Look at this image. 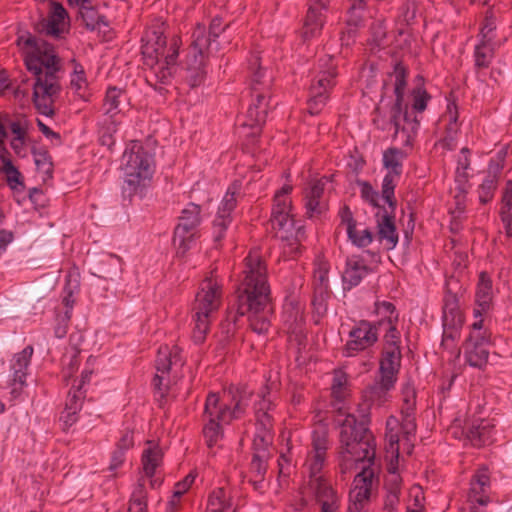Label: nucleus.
<instances>
[{"label":"nucleus","mask_w":512,"mask_h":512,"mask_svg":"<svg viewBox=\"0 0 512 512\" xmlns=\"http://www.w3.org/2000/svg\"><path fill=\"white\" fill-rule=\"evenodd\" d=\"M270 302L267 266L259 251H250L244 259L243 279L237 289V313L249 316L254 332L266 334L271 326Z\"/></svg>","instance_id":"obj_1"},{"label":"nucleus","mask_w":512,"mask_h":512,"mask_svg":"<svg viewBox=\"0 0 512 512\" xmlns=\"http://www.w3.org/2000/svg\"><path fill=\"white\" fill-rule=\"evenodd\" d=\"M28 49L25 54L27 70L35 76L33 103L39 113L45 116L55 114L54 104L59 99L62 86L59 72L61 60L54 47L46 41L29 36L24 40Z\"/></svg>","instance_id":"obj_2"},{"label":"nucleus","mask_w":512,"mask_h":512,"mask_svg":"<svg viewBox=\"0 0 512 512\" xmlns=\"http://www.w3.org/2000/svg\"><path fill=\"white\" fill-rule=\"evenodd\" d=\"M373 405L363 399L358 405V422L353 414H346L340 421V472L347 473L359 462L372 463L375 459V439L368 429L370 410Z\"/></svg>","instance_id":"obj_3"},{"label":"nucleus","mask_w":512,"mask_h":512,"mask_svg":"<svg viewBox=\"0 0 512 512\" xmlns=\"http://www.w3.org/2000/svg\"><path fill=\"white\" fill-rule=\"evenodd\" d=\"M251 394L245 389L230 388L222 398L216 393L206 397L203 413V436L209 448L216 446L223 438L220 423H230L241 418L250 402Z\"/></svg>","instance_id":"obj_4"},{"label":"nucleus","mask_w":512,"mask_h":512,"mask_svg":"<svg viewBox=\"0 0 512 512\" xmlns=\"http://www.w3.org/2000/svg\"><path fill=\"white\" fill-rule=\"evenodd\" d=\"M142 59L147 67L146 81L155 89L167 84L175 70L180 40L173 37L167 45L163 23L148 28L142 38Z\"/></svg>","instance_id":"obj_5"},{"label":"nucleus","mask_w":512,"mask_h":512,"mask_svg":"<svg viewBox=\"0 0 512 512\" xmlns=\"http://www.w3.org/2000/svg\"><path fill=\"white\" fill-rule=\"evenodd\" d=\"M292 191L290 184H285L274 195L270 222L276 236L282 241L285 255L295 257L302 251V241L305 239V229L296 222L291 214Z\"/></svg>","instance_id":"obj_6"},{"label":"nucleus","mask_w":512,"mask_h":512,"mask_svg":"<svg viewBox=\"0 0 512 512\" xmlns=\"http://www.w3.org/2000/svg\"><path fill=\"white\" fill-rule=\"evenodd\" d=\"M395 103L390 110L393 140L402 147H410L418 133L420 120L409 113V105L404 102L407 69L402 63H396L393 70Z\"/></svg>","instance_id":"obj_7"},{"label":"nucleus","mask_w":512,"mask_h":512,"mask_svg":"<svg viewBox=\"0 0 512 512\" xmlns=\"http://www.w3.org/2000/svg\"><path fill=\"white\" fill-rule=\"evenodd\" d=\"M223 281L214 271L200 284L193 305L194 328L192 339L194 343L201 344L209 332L212 316L222 304Z\"/></svg>","instance_id":"obj_8"},{"label":"nucleus","mask_w":512,"mask_h":512,"mask_svg":"<svg viewBox=\"0 0 512 512\" xmlns=\"http://www.w3.org/2000/svg\"><path fill=\"white\" fill-rule=\"evenodd\" d=\"M327 453L309 451L305 465L309 472V481L305 489L311 493L320 505V512H339L341 497L331 483L321 474Z\"/></svg>","instance_id":"obj_9"},{"label":"nucleus","mask_w":512,"mask_h":512,"mask_svg":"<svg viewBox=\"0 0 512 512\" xmlns=\"http://www.w3.org/2000/svg\"><path fill=\"white\" fill-rule=\"evenodd\" d=\"M123 161V190L132 196L151 181L154 173V160L141 144L134 143L124 152Z\"/></svg>","instance_id":"obj_10"},{"label":"nucleus","mask_w":512,"mask_h":512,"mask_svg":"<svg viewBox=\"0 0 512 512\" xmlns=\"http://www.w3.org/2000/svg\"><path fill=\"white\" fill-rule=\"evenodd\" d=\"M337 75V64L332 56L319 58L314 68L308 100V112L311 115L319 114L326 105L329 93L336 84Z\"/></svg>","instance_id":"obj_11"},{"label":"nucleus","mask_w":512,"mask_h":512,"mask_svg":"<svg viewBox=\"0 0 512 512\" xmlns=\"http://www.w3.org/2000/svg\"><path fill=\"white\" fill-rule=\"evenodd\" d=\"M209 49L205 27L197 25L192 33V42L186 59L185 79L190 87L200 86L206 77L204 52Z\"/></svg>","instance_id":"obj_12"},{"label":"nucleus","mask_w":512,"mask_h":512,"mask_svg":"<svg viewBox=\"0 0 512 512\" xmlns=\"http://www.w3.org/2000/svg\"><path fill=\"white\" fill-rule=\"evenodd\" d=\"M183 364L181 349L178 346L162 345L159 347L155 360L156 374L152 381L155 393L159 397L163 398L169 390L170 373L181 368Z\"/></svg>","instance_id":"obj_13"},{"label":"nucleus","mask_w":512,"mask_h":512,"mask_svg":"<svg viewBox=\"0 0 512 512\" xmlns=\"http://www.w3.org/2000/svg\"><path fill=\"white\" fill-rule=\"evenodd\" d=\"M202 222L201 206L193 202L188 203L181 211L179 221L174 230V245L178 252L184 254L198 237V227Z\"/></svg>","instance_id":"obj_14"},{"label":"nucleus","mask_w":512,"mask_h":512,"mask_svg":"<svg viewBox=\"0 0 512 512\" xmlns=\"http://www.w3.org/2000/svg\"><path fill=\"white\" fill-rule=\"evenodd\" d=\"M367 463L368 466H364L362 471L353 480V487L349 493L347 512H368L372 490L377 484L378 479L374 469L371 467L372 463Z\"/></svg>","instance_id":"obj_15"},{"label":"nucleus","mask_w":512,"mask_h":512,"mask_svg":"<svg viewBox=\"0 0 512 512\" xmlns=\"http://www.w3.org/2000/svg\"><path fill=\"white\" fill-rule=\"evenodd\" d=\"M258 84V79L254 78L251 103L246 112V119L242 124L243 129L249 128L251 130L245 135L251 136L253 139L260 135L262 126L266 122L270 99V94L258 91Z\"/></svg>","instance_id":"obj_16"},{"label":"nucleus","mask_w":512,"mask_h":512,"mask_svg":"<svg viewBox=\"0 0 512 512\" xmlns=\"http://www.w3.org/2000/svg\"><path fill=\"white\" fill-rule=\"evenodd\" d=\"M259 398L254 405L256 417V443L261 445L271 444L273 440V417L270 412L273 409V399L267 386L258 393Z\"/></svg>","instance_id":"obj_17"},{"label":"nucleus","mask_w":512,"mask_h":512,"mask_svg":"<svg viewBox=\"0 0 512 512\" xmlns=\"http://www.w3.org/2000/svg\"><path fill=\"white\" fill-rule=\"evenodd\" d=\"M377 341V325L367 320H360L350 330L342 353L345 357L356 356L374 346Z\"/></svg>","instance_id":"obj_18"},{"label":"nucleus","mask_w":512,"mask_h":512,"mask_svg":"<svg viewBox=\"0 0 512 512\" xmlns=\"http://www.w3.org/2000/svg\"><path fill=\"white\" fill-rule=\"evenodd\" d=\"M239 193L240 184L234 182L228 187L220 202L212 225L213 240L215 243H220L224 239L226 230L232 223V212L237 205V195Z\"/></svg>","instance_id":"obj_19"},{"label":"nucleus","mask_w":512,"mask_h":512,"mask_svg":"<svg viewBox=\"0 0 512 512\" xmlns=\"http://www.w3.org/2000/svg\"><path fill=\"white\" fill-rule=\"evenodd\" d=\"M325 179L312 180L304 190V207L310 218L318 217L328 209L325 198Z\"/></svg>","instance_id":"obj_20"},{"label":"nucleus","mask_w":512,"mask_h":512,"mask_svg":"<svg viewBox=\"0 0 512 512\" xmlns=\"http://www.w3.org/2000/svg\"><path fill=\"white\" fill-rule=\"evenodd\" d=\"M377 238L384 242L387 250H392L398 243V233L395 226V210L379 209L376 214Z\"/></svg>","instance_id":"obj_21"},{"label":"nucleus","mask_w":512,"mask_h":512,"mask_svg":"<svg viewBox=\"0 0 512 512\" xmlns=\"http://www.w3.org/2000/svg\"><path fill=\"white\" fill-rule=\"evenodd\" d=\"M446 99V111L441 115L439 119V126L440 128L444 129L445 133L442 139L443 145L448 149H453L454 141L460 131V123L458 121L459 112L454 96L450 94Z\"/></svg>","instance_id":"obj_22"},{"label":"nucleus","mask_w":512,"mask_h":512,"mask_svg":"<svg viewBox=\"0 0 512 512\" xmlns=\"http://www.w3.org/2000/svg\"><path fill=\"white\" fill-rule=\"evenodd\" d=\"M34 349L26 346L21 352L16 353L11 359L10 370L12 371L13 388L11 393L18 397L22 387L26 385L27 369L30 364Z\"/></svg>","instance_id":"obj_23"},{"label":"nucleus","mask_w":512,"mask_h":512,"mask_svg":"<svg viewBox=\"0 0 512 512\" xmlns=\"http://www.w3.org/2000/svg\"><path fill=\"white\" fill-rule=\"evenodd\" d=\"M443 327L445 337H454V334L463 324V315L459 307L458 298L450 291L444 297L443 304Z\"/></svg>","instance_id":"obj_24"},{"label":"nucleus","mask_w":512,"mask_h":512,"mask_svg":"<svg viewBox=\"0 0 512 512\" xmlns=\"http://www.w3.org/2000/svg\"><path fill=\"white\" fill-rule=\"evenodd\" d=\"M367 0H353L348 11L347 28L341 33L342 45L349 46L354 42L357 28L363 23V11Z\"/></svg>","instance_id":"obj_25"},{"label":"nucleus","mask_w":512,"mask_h":512,"mask_svg":"<svg viewBox=\"0 0 512 512\" xmlns=\"http://www.w3.org/2000/svg\"><path fill=\"white\" fill-rule=\"evenodd\" d=\"M368 273L369 268L360 256H350L346 261V268L342 276L344 288L351 289L359 285Z\"/></svg>","instance_id":"obj_26"},{"label":"nucleus","mask_w":512,"mask_h":512,"mask_svg":"<svg viewBox=\"0 0 512 512\" xmlns=\"http://www.w3.org/2000/svg\"><path fill=\"white\" fill-rule=\"evenodd\" d=\"M401 349H383L380 360L381 377L386 378V382L391 384L397 380V374L401 366Z\"/></svg>","instance_id":"obj_27"},{"label":"nucleus","mask_w":512,"mask_h":512,"mask_svg":"<svg viewBox=\"0 0 512 512\" xmlns=\"http://www.w3.org/2000/svg\"><path fill=\"white\" fill-rule=\"evenodd\" d=\"M50 4L51 9L46 24V33L54 37H60L68 29V13L60 3L51 1Z\"/></svg>","instance_id":"obj_28"},{"label":"nucleus","mask_w":512,"mask_h":512,"mask_svg":"<svg viewBox=\"0 0 512 512\" xmlns=\"http://www.w3.org/2000/svg\"><path fill=\"white\" fill-rule=\"evenodd\" d=\"M325 22L326 16L324 12H321V7L309 6L301 30L302 37L305 40L318 37Z\"/></svg>","instance_id":"obj_29"},{"label":"nucleus","mask_w":512,"mask_h":512,"mask_svg":"<svg viewBox=\"0 0 512 512\" xmlns=\"http://www.w3.org/2000/svg\"><path fill=\"white\" fill-rule=\"evenodd\" d=\"M127 100L126 91L116 86H109L103 100L104 115L108 119H119L121 114L120 104Z\"/></svg>","instance_id":"obj_30"},{"label":"nucleus","mask_w":512,"mask_h":512,"mask_svg":"<svg viewBox=\"0 0 512 512\" xmlns=\"http://www.w3.org/2000/svg\"><path fill=\"white\" fill-rule=\"evenodd\" d=\"M163 452L154 441H147V447L142 453V466L144 474L151 478L155 475L157 467L162 463Z\"/></svg>","instance_id":"obj_31"},{"label":"nucleus","mask_w":512,"mask_h":512,"mask_svg":"<svg viewBox=\"0 0 512 512\" xmlns=\"http://www.w3.org/2000/svg\"><path fill=\"white\" fill-rule=\"evenodd\" d=\"M395 383H387L386 378L381 377L380 382L366 388L363 392L362 399L369 401L373 406H382L389 399V391L394 387Z\"/></svg>","instance_id":"obj_32"},{"label":"nucleus","mask_w":512,"mask_h":512,"mask_svg":"<svg viewBox=\"0 0 512 512\" xmlns=\"http://www.w3.org/2000/svg\"><path fill=\"white\" fill-rule=\"evenodd\" d=\"M73 72L71 73L70 86L74 93L84 101H88L91 93L88 89V81L86 78L84 67L72 60Z\"/></svg>","instance_id":"obj_33"},{"label":"nucleus","mask_w":512,"mask_h":512,"mask_svg":"<svg viewBox=\"0 0 512 512\" xmlns=\"http://www.w3.org/2000/svg\"><path fill=\"white\" fill-rule=\"evenodd\" d=\"M1 171L5 174L8 187L15 192H23L25 190L24 177L19 169L7 157H0Z\"/></svg>","instance_id":"obj_34"},{"label":"nucleus","mask_w":512,"mask_h":512,"mask_svg":"<svg viewBox=\"0 0 512 512\" xmlns=\"http://www.w3.org/2000/svg\"><path fill=\"white\" fill-rule=\"evenodd\" d=\"M507 148L502 147L490 160L489 166H488V177L485 180V183L482 184V189L487 187L488 190H494L496 188V184L498 181V178L500 177L501 171L504 167L505 159L507 157Z\"/></svg>","instance_id":"obj_35"},{"label":"nucleus","mask_w":512,"mask_h":512,"mask_svg":"<svg viewBox=\"0 0 512 512\" xmlns=\"http://www.w3.org/2000/svg\"><path fill=\"white\" fill-rule=\"evenodd\" d=\"M248 69L251 74V92H253L254 78H257L259 81L258 91L269 94L272 78L271 76H267L266 71L261 68L260 57L258 54L251 55V57L248 60Z\"/></svg>","instance_id":"obj_36"},{"label":"nucleus","mask_w":512,"mask_h":512,"mask_svg":"<svg viewBox=\"0 0 512 512\" xmlns=\"http://www.w3.org/2000/svg\"><path fill=\"white\" fill-rule=\"evenodd\" d=\"M269 445L270 444L261 445V442L257 444L256 436L254 437V454L250 464V469L257 478H262L266 472L268 459L267 448Z\"/></svg>","instance_id":"obj_37"},{"label":"nucleus","mask_w":512,"mask_h":512,"mask_svg":"<svg viewBox=\"0 0 512 512\" xmlns=\"http://www.w3.org/2000/svg\"><path fill=\"white\" fill-rule=\"evenodd\" d=\"M400 174L387 172L382 181L381 196L391 210H396L395 188L399 182Z\"/></svg>","instance_id":"obj_38"},{"label":"nucleus","mask_w":512,"mask_h":512,"mask_svg":"<svg viewBox=\"0 0 512 512\" xmlns=\"http://www.w3.org/2000/svg\"><path fill=\"white\" fill-rule=\"evenodd\" d=\"M207 512H234L232 503L223 488L211 492L208 498Z\"/></svg>","instance_id":"obj_39"},{"label":"nucleus","mask_w":512,"mask_h":512,"mask_svg":"<svg viewBox=\"0 0 512 512\" xmlns=\"http://www.w3.org/2000/svg\"><path fill=\"white\" fill-rule=\"evenodd\" d=\"M375 313L380 318L378 321L379 326L383 324H398L399 313L395 305L389 301H377L375 303Z\"/></svg>","instance_id":"obj_40"},{"label":"nucleus","mask_w":512,"mask_h":512,"mask_svg":"<svg viewBox=\"0 0 512 512\" xmlns=\"http://www.w3.org/2000/svg\"><path fill=\"white\" fill-rule=\"evenodd\" d=\"M496 29V15L493 8H489L485 12V22L482 23V49L488 48L489 52L494 49L492 41L495 38L494 30Z\"/></svg>","instance_id":"obj_41"},{"label":"nucleus","mask_w":512,"mask_h":512,"mask_svg":"<svg viewBox=\"0 0 512 512\" xmlns=\"http://www.w3.org/2000/svg\"><path fill=\"white\" fill-rule=\"evenodd\" d=\"M405 153L396 147L388 148L383 153V165L387 172L402 174L403 165L402 161L405 158Z\"/></svg>","instance_id":"obj_42"},{"label":"nucleus","mask_w":512,"mask_h":512,"mask_svg":"<svg viewBox=\"0 0 512 512\" xmlns=\"http://www.w3.org/2000/svg\"><path fill=\"white\" fill-rule=\"evenodd\" d=\"M500 216L508 237H512V181L506 184Z\"/></svg>","instance_id":"obj_43"},{"label":"nucleus","mask_w":512,"mask_h":512,"mask_svg":"<svg viewBox=\"0 0 512 512\" xmlns=\"http://www.w3.org/2000/svg\"><path fill=\"white\" fill-rule=\"evenodd\" d=\"M411 111L409 113L417 118L416 113H422L427 108L428 102L431 100L430 94L426 91L422 83L413 88L410 93Z\"/></svg>","instance_id":"obj_44"},{"label":"nucleus","mask_w":512,"mask_h":512,"mask_svg":"<svg viewBox=\"0 0 512 512\" xmlns=\"http://www.w3.org/2000/svg\"><path fill=\"white\" fill-rule=\"evenodd\" d=\"M329 431L324 424H317L311 434V450L314 452L327 453L329 448Z\"/></svg>","instance_id":"obj_45"},{"label":"nucleus","mask_w":512,"mask_h":512,"mask_svg":"<svg viewBox=\"0 0 512 512\" xmlns=\"http://www.w3.org/2000/svg\"><path fill=\"white\" fill-rule=\"evenodd\" d=\"M348 239L351 241L353 245L359 248H364L370 245L373 241V232L367 227H358L355 225L350 231L347 233Z\"/></svg>","instance_id":"obj_46"},{"label":"nucleus","mask_w":512,"mask_h":512,"mask_svg":"<svg viewBox=\"0 0 512 512\" xmlns=\"http://www.w3.org/2000/svg\"><path fill=\"white\" fill-rule=\"evenodd\" d=\"M330 297V287H313L312 306L318 315H324L326 313Z\"/></svg>","instance_id":"obj_47"},{"label":"nucleus","mask_w":512,"mask_h":512,"mask_svg":"<svg viewBox=\"0 0 512 512\" xmlns=\"http://www.w3.org/2000/svg\"><path fill=\"white\" fill-rule=\"evenodd\" d=\"M119 124V119L106 118L104 120L99 129L100 142L102 145L111 147L114 144L113 136L117 132Z\"/></svg>","instance_id":"obj_48"},{"label":"nucleus","mask_w":512,"mask_h":512,"mask_svg":"<svg viewBox=\"0 0 512 512\" xmlns=\"http://www.w3.org/2000/svg\"><path fill=\"white\" fill-rule=\"evenodd\" d=\"M332 395L335 399L341 401L348 395V377L341 370L335 371L331 386Z\"/></svg>","instance_id":"obj_49"},{"label":"nucleus","mask_w":512,"mask_h":512,"mask_svg":"<svg viewBox=\"0 0 512 512\" xmlns=\"http://www.w3.org/2000/svg\"><path fill=\"white\" fill-rule=\"evenodd\" d=\"M196 479V474L193 472H190L188 475L185 476V478L179 482H177L174 486L173 490V498L169 502V505L172 510H175L177 508L178 502L180 497L185 494L191 485L194 483Z\"/></svg>","instance_id":"obj_50"},{"label":"nucleus","mask_w":512,"mask_h":512,"mask_svg":"<svg viewBox=\"0 0 512 512\" xmlns=\"http://www.w3.org/2000/svg\"><path fill=\"white\" fill-rule=\"evenodd\" d=\"M147 503L146 496L144 491V485L139 484L137 488L133 491L128 512H146Z\"/></svg>","instance_id":"obj_51"},{"label":"nucleus","mask_w":512,"mask_h":512,"mask_svg":"<svg viewBox=\"0 0 512 512\" xmlns=\"http://www.w3.org/2000/svg\"><path fill=\"white\" fill-rule=\"evenodd\" d=\"M465 361L472 367L480 366V350L477 339L470 337L465 344Z\"/></svg>","instance_id":"obj_52"},{"label":"nucleus","mask_w":512,"mask_h":512,"mask_svg":"<svg viewBox=\"0 0 512 512\" xmlns=\"http://www.w3.org/2000/svg\"><path fill=\"white\" fill-rule=\"evenodd\" d=\"M358 185L360 187V195L361 198L372 205L373 207H376L379 209H382L383 207H380L379 200L380 195L378 191H376L372 185L367 181H359Z\"/></svg>","instance_id":"obj_53"},{"label":"nucleus","mask_w":512,"mask_h":512,"mask_svg":"<svg viewBox=\"0 0 512 512\" xmlns=\"http://www.w3.org/2000/svg\"><path fill=\"white\" fill-rule=\"evenodd\" d=\"M34 162L39 172L45 175L52 173V161L46 150L33 151Z\"/></svg>","instance_id":"obj_54"},{"label":"nucleus","mask_w":512,"mask_h":512,"mask_svg":"<svg viewBox=\"0 0 512 512\" xmlns=\"http://www.w3.org/2000/svg\"><path fill=\"white\" fill-rule=\"evenodd\" d=\"M478 487H480V475L476 473L472 478L471 488L468 494V503L471 512H479L480 493Z\"/></svg>","instance_id":"obj_55"},{"label":"nucleus","mask_w":512,"mask_h":512,"mask_svg":"<svg viewBox=\"0 0 512 512\" xmlns=\"http://www.w3.org/2000/svg\"><path fill=\"white\" fill-rule=\"evenodd\" d=\"M328 273V263L325 261H320L314 270L313 287H330Z\"/></svg>","instance_id":"obj_56"},{"label":"nucleus","mask_w":512,"mask_h":512,"mask_svg":"<svg viewBox=\"0 0 512 512\" xmlns=\"http://www.w3.org/2000/svg\"><path fill=\"white\" fill-rule=\"evenodd\" d=\"M482 314L489 311L492 304V280L482 272Z\"/></svg>","instance_id":"obj_57"},{"label":"nucleus","mask_w":512,"mask_h":512,"mask_svg":"<svg viewBox=\"0 0 512 512\" xmlns=\"http://www.w3.org/2000/svg\"><path fill=\"white\" fill-rule=\"evenodd\" d=\"M401 334L397 329V324L388 325V330L384 335V348L393 349L400 348Z\"/></svg>","instance_id":"obj_58"},{"label":"nucleus","mask_w":512,"mask_h":512,"mask_svg":"<svg viewBox=\"0 0 512 512\" xmlns=\"http://www.w3.org/2000/svg\"><path fill=\"white\" fill-rule=\"evenodd\" d=\"M84 394L81 391V387L78 386L76 390H71L68 393L65 407L73 412H79L82 407Z\"/></svg>","instance_id":"obj_59"},{"label":"nucleus","mask_w":512,"mask_h":512,"mask_svg":"<svg viewBox=\"0 0 512 512\" xmlns=\"http://www.w3.org/2000/svg\"><path fill=\"white\" fill-rule=\"evenodd\" d=\"M133 446H134V431H133V429L126 427L120 431V436L115 444V447L127 452Z\"/></svg>","instance_id":"obj_60"},{"label":"nucleus","mask_w":512,"mask_h":512,"mask_svg":"<svg viewBox=\"0 0 512 512\" xmlns=\"http://www.w3.org/2000/svg\"><path fill=\"white\" fill-rule=\"evenodd\" d=\"M401 493L386 491L383 502V509L385 512H398L400 506Z\"/></svg>","instance_id":"obj_61"},{"label":"nucleus","mask_w":512,"mask_h":512,"mask_svg":"<svg viewBox=\"0 0 512 512\" xmlns=\"http://www.w3.org/2000/svg\"><path fill=\"white\" fill-rule=\"evenodd\" d=\"M229 27V24L223 26L222 19L220 17H215L212 19L209 26V34H206V37L209 39V47L212 44V41H215L221 32L225 31L226 28Z\"/></svg>","instance_id":"obj_62"},{"label":"nucleus","mask_w":512,"mask_h":512,"mask_svg":"<svg viewBox=\"0 0 512 512\" xmlns=\"http://www.w3.org/2000/svg\"><path fill=\"white\" fill-rule=\"evenodd\" d=\"M339 216L341 219V224L345 225L346 232L350 233L351 229L357 225L356 220L353 217L352 211L348 206H344L339 211Z\"/></svg>","instance_id":"obj_63"},{"label":"nucleus","mask_w":512,"mask_h":512,"mask_svg":"<svg viewBox=\"0 0 512 512\" xmlns=\"http://www.w3.org/2000/svg\"><path fill=\"white\" fill-rule=\"evenodd\" d=\"M125 454L126 451L118 449L115 447L111 454V460L109 464V471L115 472L118 468H120L125 462Z\"/></svg>","instance_id":"obj_64"}]
</instances>
